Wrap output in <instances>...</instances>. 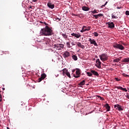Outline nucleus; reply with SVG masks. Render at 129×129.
Listing matches in <instances>:
<instances>
[{"mask_svg": "<svg viewBox=\"0 0 129 129\" xmlns=\"http://www.w3.org/2000/svg\"><path fill=\"white\" fill-rule=\"evenodd\" d=\"M53 34L52 28L48 26H46L45 28L41 29L40 31V36H52Z\"/></svg>", "mask_w": 129, "mask_h": 129, "instance_id": "obj_1", "label": "nucleus"}, {"mask_svg": "<svg viewBox=\"0 0 129 129\" xmlns=\"http://www.w3.org/2000/svg\"><path fill=\"white\" fill-rule=\"evenodd\" d=\"M98 10L95 9L93 11H92V13L91 15L92 16H93V17H94V18H93V19H95V20H97L98 19V18H100L101 17H103V14H98ZM94 14H98L97 15H94Z\"/></svg>", "mask_w": 129, "mask_h": 129, "instance_id": "obj_2", "label": "nucleus"}, {"mask_svg": "<svg viewBox=\"0 0 129 129\" xmlns=\"http://www.w3.org/2000/svg\"><path fill=\"white\" fill-rule=\"evenodd\" d=\"M113 48H114L115 49H118V50H124V46L122 45V44H118V43H114L113 44Z\"/></svg>", "mask_w": 129, "mask_h": 129, "instance_id": "obj_3", "label": "nucleus"}, {"mask_svg": "<svg viewBox=\"0 0 129 129\" xmlns=\"http://www.w3.org/2000/svg\"><path fill=\"white\" fill-rule=\"evenodd\" d=\"M54 48L56 49V50H62V48H64V45L62 44H54Z\"/></svg>", "mask_w": 129, "mask_h": 129, "instance_id": "obj_4", "label": "nucleus"}, {"mask_svg": "<svg viewBox=\"0 0 129 129\" xmlns=\"http://www.w3.org/2000/svg\"><path fill=\"white\" fill-rule=\"evenodd\" d=\"M101 61H104L107 60V54L104 53L99 55Z\"/></svg>", "mask_w": 129, "mask_h": 129, "instance_id": "obj_5", "label": "nucleus"}, {"mask_svg": "<svg viewBox=\"0 0 129 129\" xmlns=\"http://www.w3.org/2000/svg\"><path fill=\"white\" fill-rule=\"evenodd\" d=\"M88 41L89 42H90L91 45H94V46L96 47H98V44H97V43L96 42L95 39H93L92 38H89Z\"/></svg>", "mask_w": 129, "mask_h": 129, "instance_id": "obj_6", "label": "nucleus"}, {"mask_svg": "<svg viewBox=\"0 0 129 129\" xmlns=\"http://www.w3.org/2000/svg\"><path fill=\"white\" fill-rule=\"evenodd\" d=\"M114 107L116 109H117L119 111H122V110H123V106H122L118 104L114 105Z\"/></svg>", "mask_w": 129, "mask_h": 129, "instance_id": "obj_7", "label": "nucleus"}, {"mask_svg": "<svg viewBox=\"0 0 129 129\" xmlns=\"http://www.w3.org/2000/svg\"><path fill=\"white\" fill-rule=\"evenodd\" d=\"M96 64L95 66H96L99 69H100V68H101V61H100V59L97 58L96 60Z\"/></svg>", "mask_w": 129, "mask_h": 129, "instance_id": "obj_8", "label": "nucleus"}, {"mask_svg": "<svg viewBox=\"0 0 129 129\" xmlns=\"http://www.w3.org/2000/svg\"><path fill=\"white\" fill-rule=\"evenodd\" d=\"M46 77H47V75L45 74V73L41 74V77H40L38 79V82H41V81H42V80H44V79H45Z\"/></svg>", "mask_w": 129, "mask_h": 129, "instance_id": "obj_9", "label": "nucleus"}, {"mask_svg": "<svg viewBox=\"0 0 129 129\" xmlns=\"http://www.w3.org/2000/svg\"><path fill=\"white\" fill-rule=\"evenodd\" d=\"M106 24L108 25V28L110 29H114L115 25L113 22H107Z\"/></svg>", "mask_w": 129, "mask_h": 129, "instance_id": "obj_10", "label": "nucleus"}, {"mask_svg": "<svg viewBox=\"0 0 129 129\" xmlns=\"http://www.w3.org/2000/svg\"><path fill=\"white\" fill-rule=\"evenodd\" d=\"M76 75H74V77L76 78H78V77H80V70L77 69L76 72Z\"/></svg>", "mask_w": 129, "mask_h": 129, "instance_id": "obj_11", "label": "nucleus"}, {"mask_svg": "<svg viewBox=\"0 0 129 129\" xmlns=\"http://www.w3.org/2000/svg\"><path fill=\"white\" fill-rule=\"evenodd\" d=\"M47 7H48L49 9H51L52 10H53V9L55 8V5L51 3V1H49L47 3Z\"/></svg>", "mask_w": 129, "mask_h": 129, "instance_id": "obj_12", "label": "nucleus"}, {"mask_svg": "<svg viewBox=\"0 0 129 129\" xmlns=\"http://www.w3.org/2000/svg\"><path fill=\"white\" fill-rule=\"evenodd\" d=\"M70 56V52L68 51H64V53H63V56L64 58H68Z\"/></svg>", "mask_w": 129, "mask_h": 129, "instance_id": "obj_13", "label": "nucleus"}, {"mask_svg": "<svg viewBox=\"0 0 129 129\" xmlns=\"http://www.w3.org/2000/svg\"><path fill=\"white\" fill-rule=\"evenodd\" d=\"M116 88L118 90L120 89V90H122V91H124L125 92H127V90L125 88H122V87L117 86L116 87Z\"/></svg>", "mask_w": 129, "mask_h": 129, "instance_id": "obj_14", "label": "nucleus"}, {"mask_svg": "<svg viewBox=\"0 0 129 129\" xmlns=\"http://www.w3.org/2000/svg\"><path fill=\"white\" fill-rule=\"evenodd\" d=\"M121 58H122V57L120 56L119 57L116 58V59H114L113 60V62H114V63H118V62H119V61L121 60Z\"/></svg>", "mask_w": 129, "mask_h": 129, "instance_id": "obj_15", "label": "nucleus"}, {"mask_svg": "<svg viewBox=\"0 0 129 129\" xmlns=\"http://www.w3.org/2000/svg\"><path fill=\"white\" fill-rule=\"evenodd\" d=\"M91 72L92 74V75H95V76H99V74L98 73L94 70H91Z\"/></svg>", "mask_w": 129, "mask_h": 129, "instance_id": "obj_16", "label": "nucleus"}, {"mask_svg": "<svg viewBox=\"0 0 129 129\" xmlns=\"http://www.w3.org/2000/svg\"><path fill=\"white\" fill-rule=\"evenodd\" d=\"M104 107L106 109V111H110V106H109V104H108V103L105 104Z\"/></svg>", "mask_w": 129, "mask_h": 129, "instance_id": "obj_17", "label": "nucleus"}, {"mask_svg": "<svg viewBox=\"0 0 129 129\" xmlns=\"http://www.w3.org/2000/svg\"><path fill=\"white\" fill-rule=\"evenodd\" d=\"M71 35L73 36V37H75L77 38H80V37H81L80 34L72 33L71 34Z\"/></svg>", "mask_w": 129, "mask_h": 129, "instance_id": "obj_18", "label": "nucleus"}, {"mask_svg": "<svg viewBox=\"0 0 129 129\" xmlns=\"http://www.w3.org/2000/svg\"><path fill=\"white\" fill-rule=\"evenodd\" d=\"M83 11H84L85 12H88V11H89V10H90V9L86 6H83L82 8Z\"/></svg>", "mask_w": 129, "mask_h": 129, "instance_id": "obj_19", "label": "nucleus"}, {"mask_svg": "<svg viewBox=\"0 0 129 129\" xmlns=\"http://www.w3.org/2000/svg\"><path fill=\"white\" fill-rule=\"evenodd\" d=\"M89 29L87 28L86 27L84 26L82 27V30H81V33H83V32H85L86 31H89Z\"/></svg>", "mask_w": 129, "mask_h": 129, "instance_id": "obj_20", "label": "nucleus"}, {"mask_svg": "<svg viewBox=\"0 0 129 129\" xmlns=\"http://www.w3.org/2000/svg\"><path fill=\"white\" fill-rule=\"evenodd\" d=\"M116 13H115V12L111 14L112 19H118V17H117V16H116Z\"/></svg>", "mask_w": 129, "mask_h": 129, "instance_id": "obj_21", "label": "nucleus"}, {"mask_svg": "<svg viewBox=\"0 0 129 129\" xmlns=\"http://www.w3.org/2000/svg\"><path fill=\"white\" fill-rule=\"evenodd\" d=\"M61 36L63 37V39H65V40H67V38H68V35H67L66 33L61 34Z\"/></svg>", "mask_w": 129, "mask_h": 129, "instance_id": "obj_22", "label": "nucleus"}, {"mask_svg": "<svg viewBox=\"0 0 129 129\" xmlns=\"http://www.w3.org/2000/svg\"><path fill=\"white\" fill-rule=\"evenodd\" d=\"M122 62H124V63H128L129 62V57L125 58L123 59Z\"/></svg>", "mask_w": 129, "mask_h": 129, "instance_id": "obj_23", "label": "nucleus"}, {"mask_svg": "<svg viewBox=\"0 0 129 129\" xmlns=\"http://www.w3.org/2000/svg\"><path fill=\"white\" fill-rule=\"evenodd\" d=\"M86 39H87L86 37L84 36H82V42H84V41H86Z\"/></svg>", "mask_w": 129, "mask_h": 129, "instance_id": "obj_24", "label": "nucleus"}, {"mask_svg": "<svg viewBox=\"0 0 129 129\" xmlns=\"http://www.w3.org/2000/svg\"><path fill=\"white\" fill-rule=\"evenodd\" d=\"M62 72L63 74H66L68 72V70L66 69H64L62 70Z\"/></svg>", "mask_w": 129, "mask_h": 129, "instance_id": "obj_25", "label": "nucleus"}, {"mask_svg": "<svg viewBox=\"0 0 129 129\" xmlns=\"http://www.w3.org/2000/svg\"><path fill=\"white\" fill-rule=\"evenodd\" d=\"M86 74L87 76H89V77H91V76H92V73L91 72H87Z\"/></svg>", "mask_w": 129, "mask_h": 129, "instance_id": "obj_26", "label": "nucleus"}, {"mask_svg": "<svg viewBox=\"0 0 129 129\" xmlns=\"http://www.w3.org/2000/svg\"><path fill=\"white\" fill-rule=\"evenodd\" d=\"M72 58H73V59L74 60H75V61L77 60L78 58H77V56L76 55H73L72 56Z\"/></svg>", "mask_w": 129, "mask_h": 129, "instance_id": "obj_27", "label": "nucleus"}, {"mask_svg": "<svg viewBox=\"0 0 129 129\" xmlns=\"http://www.w3.org/2000/svg\"><path fill=\"white\" fill-rule=\"evenodd\" d=\"M93 35H94L95 37H98V33L96 32H94L93 33Z\"/></svg>", "mask_w": 129, "mask_h": 129, "instance_id": "obj_28", "label": "nucleus"}, {"mask_svg": "<svg viewBox=\"0 0 129 129\" xmlns=\"http://www.w3.org/2000/svg\"><path fill=\"white\" fill-rule=\"evenodd\" d=\"M66 75L68 76L69 78H71V76L70 75V73L68 72L66 74Z\"/></svg>", "mask_w": 129, "mask_h": 129, "instance_id": "obj_29", "label": "nucleus"}, {"mask_svg": "<svg viewBox=\"0 0 129 129\" xmlns=\"http://www.w3.org/2000/svg\"><path fill=\"white\" fill-rule=\"evenodd\" d=\"M85 81H86L85 80H83L81 82V85H85Z\"/></svg>", "mask_w": 129, "mask_h": 129, "instance_id": "obj_30", "label": "nucleus"}, {"mask_svg": "<svg viewBox=\"0 0 129 129\" xmlns=\"http://www.w3.org/2000/svg\"><path fill=\"white\" fill-rule=\"evenodd\" d=\"M87 1H89V0H81V2H83V4H85L86 5L87 3Z\"/></svg>", "mask_w": 129, "mask_h": 129, "instance_id": "obj_31", "label": "nucleus"}, {"mask_svg": "<svg viewBox=\"0 0 129 129\" xmlns=\"http://www.w3.org/2000/svg\"><path fill=\"white\" fill-rule=\"evenodd\" d=\"M67 46L68 48H71V46H70V42H67Z\"/></svg>", "mask_w": 129, "mask_h": 129, "instance_id": "obj_32", "label": "nucleus"}, {"mask_svg": "<svg viewBox=\"0 0 129 129\" xmlns=\"http://www.w3.org/2000/svg\"><path fill=\"white\" fill-rule=\"evenodd\" d=\"M77 45L78 47H81V43H80V42H77Z\"/></svg>", "mask_w": 129, "mask_h": 129, "instance_id": "obj_33", "label": "nucleus"}, {"mask_svg": "<svg viewBox=\"0 0 129 129\" xmlns=\"http://www.w3.org/2000/svg\"><path fill=\"white\" fill-rule=\"evenodd\" d=\"M122 75H123V76H124V77H129V75H126L125 73H123Z\"/></svg>", "mask_w": 129, "mask_h": 129, "instance_id": "obj_34", "label": "nucleus"}, {"mask_svg": "<svg viewBox=\"0 0 129 129\" xmlns=\"http://www.w3.org/2000/svg\"><path fill=\"white\" fill-rule=\"evenodd\" d=\"M125 15H126V16H129V11H125Z\"/></svg>", "mask_w": 129, "mask_h": 129, "instance_id": "obj_35", "label": "nucleus"}, {"mask_svg": "<svg viewBox=\"0 0 129 129\" xmlns=\"http://www.w3.org/2000/svg\"><path fill=\"white\" fill-rule=\"evenodd\" d=\"M115 80L116 81H120V79H119L118 78H115Z\"/></svg>", "mask_w": 129, "mask_h": 129, "instance_id": "obj_36", "label": "nucleus"}, {"mask_svg": "<svg viewBox=\"0 0 129 129\" xmlns=\"http://www.w3.org/2000/svg\"><path fill=\"white\" fill-rule=\"evenodd\" d=\"M126 95H125V96L126 97V98H128V99H129V95H128V93H126Z\"/></svg>", "mask_w": 129, "mask_h": 129, "instance_id": "obj_37", "label": "nucleus"}, {"mask_svg": "<svg viewBox=\"0 0 129 129\" xmlns=\"http://www.w3.org/2000/svg\"><path fill=\"white\" fill-rule=\"evenodd\" d=\"M71 44L72 45V46H75V43L73 41L71 42Z\"/></svg>", "mask_w": 129, "mask_h": 129, "instance_id": "obj_38", "label": "nucleus"}, {"mask_svg": "<svg viewBox=\"0 0 129 129\" xmlns=\"http://www.w3.org/2000/svg\"><path fill=\"white\" fill-rule=\"evenodd\" d=\"M81 48L82 49H85V46L83 45H81Z\"/></svg>", "mask_w": 129, "mask_h": 129, "instance_id": "obj_39", "label": "nucleus"}, {"mask_svg": "<svg viewBox=\"0 0 129 129\" xmlns=\"http://www.w3.org/2000/svg\"><path fill=\"white\" fill-rule=\"evenodd\" d=\"M117 10H120V9H122V8L121 7H117Z\"/></svg>", "mask_w": 129, "mask_h": 129, "instance_id": "obj_40", "label": "nucleus"}, {"mask_svg": "<svg viewBox=\"0 0 129 129\" xmlns=\"http://www.w3.org/2000/svg\"><path fill=\"white\" fill-rule=\"evenodd\" d=\"M101 100H104V98L103 97H100Z\"/></svg>", "mask_w": 129, "mask_h": 129, "instance_id": "obj_41", "label": "nucleus"}, {"mask_svg": "<svg viewBox=\"0 0 129 129\" xmlns=\"http://www.w3.org/2000/svg\"><path fill=\"white\" fill-rule=\"evenodd\" d=\"M82 114H85V115H86V114H87V113H84V112H83L82 113Z\"/></svg>", "mask_w": 129, "mask_h": 129, "instance_id": "obj_42", "label": "nucleus"}, {"mask_svg": "<svg viewBox=\"0 0 129 129\" xmlns=\"http://www.w3.org/2000/svg\"><path fill=\"white\" fill-rule=\"evenodd\" d=\"M122 45H123V46H126V44L123 42L122 43Z\"/></svg>", "mask_w": 129, "mask_h": 129, "instance_id": "obj_43", "label": "nucleus"}, {"mask_svg": "<svg viewBox=\"0 0 129 129\" xmlns=\"http://www.w3.org/2000/svg\"><path fill=\"white\" fill-rule=\"evenodd\" d=\"M3 98V96H2V95L0 94V99H2Z\"/></svg>", "mask_w": 129, "mask_h": 129, "instance_id": "obj_44", "label": "nucleus"}, {"mask_svg": "<svg viewBox=\"0 0 129 129\" xmlns=\"http://www.w3.org/2000/svg\"><path fill=\"white\" fill-rule=\"evenodd\" d=\"M79 86H81V82H80V83L79 84Z\"/></svg>", "mask_w": 129, "mask_h": 129, "instance_id": "obj_45", "label": "nucleus"}, {"mask_svg": "<svg viewBox=\"0 0 129 129\" xmlns=\"http://www.w3.org/2000/svg\"><path fill=\"white\" fill-rule=\"evenodd\" d=\"M106 5H107V2H106L105 4H104V6H106Z\"/></svg>", "mask_w": 129, "mask_h": 129, "instance_id": "obj_46", "label": "nucleus"}, {"mask_svg": "<svg viewBox=\"0 0 129 129\" xmlns=\"http://www.w3.org/2000/svg\"><path fill=\"white\" fill-rule=\"evenodd\" d=\"M32 2H34V3H36V2H37V0H32Z\"/></svg>", "mask_w": 129, "mask_h": 129, "instance_id": "obj_47", "label": "nucleus"}, {"mask_svg": "<svg viewBox=\"0 0 129 129\" xmlns=\"http://www.w3.org/2000/svg\"><path fill=\"white\" fill-rule=\"evenodd\" d=\"M44 24L45 25V26H48V24L46 23V22H44Z\"/></svg>", "mask_w": 129, "mask_h": 129, "instance_id": "obj_48", "label": "nucleus"}, {"mask_svg": "<svg viewBox=\"0 0 129 129\" xmlns=\"http://www.w3.org/2000/svg\"><path fill=\"white\" fill-rule=\"evenodd\" d=\"M56 20H58V21H60V19H59V18H57L56 19Z\"/></svg>", "mask_w": 129, "mask_h": 129, "instance_id": "obj_49", "label": "nucleus"}, {"mask_svg": "<svg viewBox=\"0 0 129 129\" xmlns=\"http://www.w3.org/2000/svg\"><path fill=\"white\" fill-rule=\"evenodd\" d=\"M72 72H73V73H74V72H75V70H72Z\"/></svg>", "mask_w": 129, "mask_h": 129, "instance_id": "obj_50", "label": "nucleus"}, {"mask_svg": "<svg viewBox=\"0 0 129 129\" xmlns=\"http://www.w3.org/2000/svg\"><path fill=\"white\" fill-rule=\"evenodd\" d=\"M3 101L2 99H0V102H2V101Z\"/></svg>", "mask_w": 129, "mask_h": 129, "instance_id": "obj_51", "label": "nucleus"}, {"mask_svg": "<svg viewBox=\"0 0 129 129\" xmlns=\"http://www.w3.org/2000/svg\"><path fill=\"white\" fill-rule=\"evenodd\" d=\"M92 11H89V14H90V13H92Z\"/></svg>", "mask_w": 129, "mask_h": 129, "instance_id": "obj_52", "label": "nucleus"}, {"mask_svg": "<svg viewBox=\"0 0 129 129\" xmlns=\"http://www.w3.org/2000/svg\"><path fill=\"white\" fill-rule=\"evenodd\" d=\"M83 110H84V109L82 108L81 112H82V111H83Z\"/></svg>", "mask_w": 129, "mask_h": 129, "instance_id": "obj_53", "label": "nucleus"}, {"mask_svg": "<svg viewBox=\"0 0 129 129\" xmlns=\"http://www.w3.org/2000/svg\"><path fill=\"white\" fill-rule=\"evenodd\" d=\"M2 89L3 90H5L6 89H5V88H3Z\"/></svg>", "mask_w": 129, "mask_h": 129, "instance_id": "obj_54", "label": "nucleus"}, {"mask_svg": "<svg viewBox=\"0 0 129 129\" xmlns=\"http://www.w3.org/2000/svg\"><path fill=\"white\" fill-rule=\"evenodd\" d=\"M78 107L80 106V104H78Z\"/></svg>", "mask_w": 129, "mask_h": 129, "instance_id": "obj_55", "label": "nucleus"}, {"mask_svg": "<svg viewBox=\"0 0 129 129\" xmlns=\"http://www.w3.org/2000/svg\"><path fill=\"white\" fill-rule=\"evenodd\" d=\"M105 7V5H103L102 6V7Z\"/></svg>", "mask_w": 129, "mask_h": 129, "instance_id": "obj_56", "label": "nucleus"}, {"mask_svg": "<svg viewBox=\"0 0 129 129\" xmlns=\"http://www.w3.org/2000/svg\"><path fill=\"white\" fill-rule=\"evenodd\" d=\"M127 88V89L128 90V91H129V87H127L126 88Z\"/></svg>", "mask_w": 129, "mask_h": 129, "instance_id": "obj_57", "label": "nucleus"}, {"mask_svg": "<svg viewBox=\"0 0 129 129\" xmlns=\"http://www.w3.org/2000/svg\"><path fill=\"white\" fill-rule=\"evenodd\" d=\"M29 9H32V6H30Z\"/></svg>", "mask_w": 129, "mask_h": 129, "instance_id": "obj_58", "label": "nucleus"}, {"mask_svg": "<svg viewBox=\"0 0 129 129\" xmlns=\"http://www.w3.org/2000/svg\"><path fill=\"white\" fill-rule=\"evenodd\" d=\"M7 129H10V128L9 127H7Z\"/></svg>", "mask_w": 129, "mask_h": 129, "instance_id": "obj_59", "label": "nucleus"}, {"mask_svg": "<svg viewBox=\"0 0 129 129\" xmlns=\"http://www.w3.org/2000/svg\"><path fill=\"white\" fill-rule=\"evenodd\" d=\"M40 23H41V24H43V22H40Z\"/></svg>", "mask_w": 129, "mask_h": 129, "instance_id": "obj_60", "label": "nucleus"}, {"mask_svg": "<svg viewBox=\"0 0 129 129\" xmlns=\"http://www.w3.org/2000/svg\"><path fill=\"white\" fill-rule=\"evenodd\" d=\"M81 98H83V97L82 96Z\"/></svg>", "mask_w": 129, "mask_h": 129, "instance_id": "obj_61", "label": "nucleus"}, {"mask_svg": "<svg viewBox=\"0 0 129 129\" xmlns=\"http://www.w3.org/2000/svg\"><path fill=\"white\" fill-rule=\"evenodd\" d=\"M123 87H124V85H123Z\"/></svg>", "mask_w": 129, "mask_h": 129, "instance_id": "obj_62", "label": "nucleus"}, {"mask_svg": "<svg viewBox=\"0 0 129 129\" xmlns=\"http://www.w3.org/2000/svg\"><path fill=\"white\" fill-rule=\"evenodd\" d=\"M96 58H97V56H96Z\"/></svg>", "mask_w": 129, "mask_h": 129, "instance_id": "obj_63", "label": "nucleus"}, {"mask_svg": "<svg viewBox=\"0 0 129 129\" xmlns=\"http://www.w3.org/2000/svg\"><path fill=\"white\" fill-rule=\"evenodd\" d=\"M0 92H1V90H0Z\"/></svg>", "mask_w": 129, "mask_h": 129, "instance_id": "obj_64", "label": "nucleus"}]
</instances>
